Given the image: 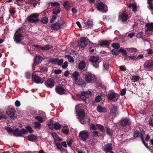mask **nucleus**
I'll use <instances>...</instances> for the list:
<instances>
[{
	"label": "nucleus",
	"mask_w": 153,
	"mask_h": 153,
	"mask_svg": "<svg viewBox=\"0 0 153 153\" xmlns=\"http://www.w3.org/2000/svg\"><path fill=\"white\" fill-rule=\"evenodd\" d=\"M89 136V134L87 131L84 130L80 132L79 136L84 141H85Z\"/></svg>",
	"instance_id": "f8f14e48"
},
{
	"label": "nucleus",
	"mask_w": 153,
	"mask_h": 153,
	"mask_svg": "<svg viewBox=\"0 0 153 153\" xmlns=\"http://www.w3.org/2000/svg\"><path fill=\"white\" fill-rule=\"evenodd\" d=\"M146 27L147 28L145 30L146 34L148 35L150 34V33L149 32V31H153V23H149L146 24Z\"/></svg>",
	"instance_id": "4468645a"
},
{
	"label": "nucleus",
	"mask_w": 153,
	"mask_h": 153,
	"mask_svg": "<svg viewBox=\"0 0 153 153\" xmlns=\"http://www.w3.org/2000/svg\"><path fill=\"white\" fill-rule=\"evenodd\" d=\"M83 78L88 83H92L96 80L95 76L90 72H86L83 74Z\"/></svg>",
	"instance_id": "f03ea898"
},
{
	"label": "nucleus",
	"mask_w": 153,
	"mask_h": 153,
	"mask_svg": "<svg viewBox=\"0 0 153 153\" xmlns=\"http://www.w3.org/2000/svg\"><path fill=\"white\" fill-rule=\"evenodd\" d=\"M86 65V64L84 61L83 60L81 61L78 65L79 69L82 71L85 68Z\"/></svg>",
	"instance_id": "4be33fe9"
},
{
	"label": "nucleus",
	"mask_w": 153,
	"mask_h": 153,
	"mask_svg": "<svg viewBox=\"0 0 153 153\" xmlns=\"http://www.w3.org/2000/svg\"><path fill=\"white\" fill-rule=\"evenodd\" d=\"M86 38L81 37L80 39V44L78 43V45L80 48H83L85 47L87 44V42L86 41Z\"/></svg>",
	"instance_id": "2eb2a0df"
},
{
	"label": "nucleus",
	"mask_w": 153,
	"mask_h": 153,
	"mask_svg": "<svg viewBox=\"0 0 153 153\" xmlns=\"http://www.w3.org/2000/svg\"><path fill=\"white\" fill-rule=\"evenodd\" d=\"M9 11L10 13L12 15L14 14L16 12L15 8L13 7L10 8L9 10Z\"/></svg>",
	"instance_id": "5fc2aeb1"
},
{
	"label": "nucleus",
	"mask_w": 153,
	"mask_h": 153,
	"mask_svg": "<svg viewBox=\"0 0 153 153\" xmlns=\"http://www.w3.org/2000/svg\"><path fill=\"white\" fill-rule=\"evenodd\" d=\"M57 59V58H51L48 60V62L51 63L55 65H56Z\"/></svg>",
	"instance_id": "58836bf2"
},
{
	"label": "nucleus",
	"mask_w": 153,
	"mask_h": 153,
	"mask_svg": "<svg viewBox=\"0 0 153 153\" xmlns=\"http://www.w3.org/2000/svg\"><path fill=\"white\" fill-rule=\"evenodd\" d=\"M78 100H79L83 101L86 103L89 102V98L86 96H77Z\"/></svg>",
	"instance_id": "b1692460"
},
{
	"label": "nucleus",
	"mask_w": 153,
	"mask_h": 153,
	"mask_svg": "<svg viewBox=\"0 0 153 153\" xmlns=\"http://www.w3.org/2000/svg\"><path fill=\"white\" fill-rule=\"evenodd\" d=\"M51 48V46L49 45H46L45 46L41 48V49L43 50H48Z\"/></svg>",
	"instance_id": "c03bdc74"
},
{
	"label": "nucleus",
	"mask_w": 153,
	"mask_h": 153,
	"mask_svg": "<svg viewBox=\"0 0 153 153\" xmlns=\"http://www.w3.org/2000/svg\"><path fill=\"white\" fill-rule=\"evenodd\" d=\"M23 32L22 28H20L15 32L13 36V39L16 43H21V42L24 38V36L22 35Z\"/></svg>",
	"instance_id": "f257e3e1"
},
{
	"label": "nucleus",
	"mask_w": 153,
	"mask_h": 153,
	"mask_svg": "<svg viewBox=\"0 0 153 153\" xmlns=\"http://www.w3.org/2000/svg\"><path fill=\"white\" fill-rule=\"evenodd\" d=\"M44 59L42 56L39 55L36 56L34 58V62L36 64L40 63Z\"/></svg>",
	"instance_id": "6ab92c4d"
},
{
	"label": "nucleus",
	"mask_w": 153,
	"mask_h": 153,
	"mask_svg": "<svg viewBox=\"0 0 153 153\" xmlns=\"http://www.w3.org/2000/svg\"><path fill=\"white\" fill-rule=\"evenodd\" d=\"M63 62V60L62 59L59 60V59L58 58L56 65H58L60 66L62 65Z\"/></svg>",
	"instance_id": "13d9d810"
},
{
	"label": "nucleus",
	"mask_w": 153,
	"mask_h": 153,
	"mask_svg": "<svg viewBox=\"0 0 153 153\" xmlns=\"http://www.w3.org/2000/svg\"><path fill=\"white\" fill-rule=\"evenodd\" d=\"M55 81L54 79L52 78H49L47 79L44 83L46 87L49 88H52L55 85Z\"/></svg>",
	"instance_id": "9d476101"
},
{
	"label": "nucleus",
	"mask_w": 153,
	"mask_h": 153,
	"mask_svg": "<svg viewBox=\"0 0 153 153\" xmlns=\"http://www.w3.org/2000/svg\"><path fill=\"white\" fill-rule=\"evenodd\" d=\"M36 139V136L33 135H29L27 137L28 140L30 141H34Z\"/></svg>",
	"instance_id": "c9c22d12"
},
{
	"label": "nucleus",
	"mask_w": 153,
	"mask_h": 153,
	"mask_svg": "<svg viewBox=\"0 0 153 153\" xmlns=\"http://www.w3.org/2000/svg\"><path fill=\"white\" fill-rule=\"evenodd\" d=\"M112 46L113 48L116 49H118L120 47L119 44L117 43H112Z\"/></svg>",
	"instance_id": "09e8293b"
},
{
	"label": "nucleus",
	"mask_w": 153,
	"mask_h": 153,
	"mask_svg": "<svg viewBox=\"0 0 153 153\" xmlns=\"http://www.w3.org/2000/svg\"><path fill=\"white\" fill-rule=\"evenodd\" d=\"M79 76V74L78 72L75 71L72 74V76L75 80L78 79V77Z\"/></svg>",
	"instance_id": "f704fd0d"
},
{
	"label": "nucleus",
	"mask_w": 153,
	"mask_h": 153,
	"mask_svg": "<svg viewBox=\"0 0 153 153\" xmlns=\"http://www.w3.org/2000/svg\"><path fill=\"white\" fill-rule=\"evenodd\" d=\"M39 14L33 13L31 14L27 18L28 21L31 23H36L39 22Z\"/></svg>",
	"instance_id": "39448f33"
},
{
	"label": "nucleus",
	"mask_w": 153,
	"mask_h": 153,
	"mask_svg": "<svg viewBox=\"0 0 153 153\" xmlns=\"http://www.w3.org/2000/svg\"><path fill=\"white\" fill-rule=\"evenodd\" d=\"M61 125L58 123H54L53 128L56 130H58L60 129L61 127Z\"/></svg>",
	"instance_id": "72a5a7b5"
},
{
	"label": "nucleus",
	"mask_w": 153,
	"mask_h": 153,
	"mask_svg": "<svg viewBox=\"0 0 153 153\" xmlns=\"http://www.w3.org/2000/svg\"><path fill=\"white\" fill-rule=\"evenodd\" d=\"M110 114L115 117L118 114V108L117 106L113 105L110 110Z\"/></svg>",
	"instance_id": "aec40b11"
},
{
	"label": "nucleus",
	"mask_w": 153,
	"mask_h": 153,
	"mask_svg": "<svg viewBox=\"0 0 153 153\" xmlns=\"http://www.w3.org/2000/svg\"><path fill=\"white\" fill-rule=\"evenodd\" d=\"M68 2L67 1H65L63 3V5L64 8L67 11H68L70 10L71 7L69 5L67 4Z\"/></svg>",
	"instance_id": "4c0bfd02"
},
{
	"label": "nucleus",
	"mask_w": 153,
	"mask_h": 153,
	"mask_svg": "<svg viewBox=\"0 0 153 153\" xmlns=\"http://www.w3.org/2000/svg\"><path fill=\"white\" fill-rule=\"evenodd\" d=\"M139 134V132L136 130H134L133 136L135 138L137 137Z\"/></svg>",
	"instance_id": "bf43d9fd"
},
{
	"label": "nucleus",
	"mask_w": 153,
	"mask_h": 153,
	"mask_svg": "<svg viewBox=\"0 0 153 153\" xmlns=\"http://www.w3.org/2000/svg\"><path fill=\"white\" fill-rule=\"evenodd\" d=\"M65 58H67L68 61L71 62H73L74 61V58L70 55H65Z\"/></svg>",
	"instance_id": "e433bc0d"
},
{
	"label": "nucleus",
	"mask_w": 153,
	"mask_h": 153,
	"mask_svg": "<svg viewBox=\"0 0 153 153\" xmlns=\"http://www.w3.org/2000/svg\"><path fill=\"white\" fill-rule=\"evenodd\" d=\"M52 135L54 139L55 142H56V141H62V140L60 139L56 133L54 132L52 133Z\"/></svg>",
	"instance_id": "7c9ffc66"
},
{
	"label": "nucleus",
	"mask_w": 153,
	"mask_h": 153,
	"mask_svg": "<svg viewBox=\"0 0 153 153\" xmlns=\"http://www.w3.org/2000/svg\"><path fill=\"white\" fill-rule=\"evenodd\" d=\"M97 8L99 10H100L102 12L105 13L108 10L107 8H105V4L102 2L98 3L97 4Z\"/></svg>",
	"instance_id": "9b49d317"
},
{
	"label": "nucleus",
	"mask_w": 153,
	"mask_h": 153,
	"mask_svg": "<svg viewBox=\"0 0 153 153\" xmlns=\"http://www.w3.org/2000/svg\"><path fill=\"white\" fill-rule=\"evenodd\" d=\"M5 128L9 132H12L13 133V132L14 130L12 129L11 128L9 127H7Z\"/></svg>",
	"instance_id": "69168bd1"
},
{
	"label": "nucleus",
	"mask_w": 153,
	"mask_h": 153,
	"mask_svg": "<svg viewBox=\"0 0 153 153\" xmlns=\"http://www.w3.org/2000/svg\"><path fill=\"white\" fill-rule=\"evenodd\" d=\"M40 72H47L48 71V68L46 67L41 66L39 67Z\"/></svg>",
	"instance_id": "79ce46f5"
},
{
	"label": "nucleus",
	"mask_w": 153,
	"mask_h": 153,
	"mask_svg": "<svg viewBox=\"0 0 153 153\" xmlns=\"http://www.w3.org/2000/svg\"><path fill=\"white\" fill-rule=\"evenodd\" d=\"M128 7L129 8L132 7V11L134 13H135L137 12V7L136 3H130L129 4Z\"/></svg>",
	"instance_id": "a878e982"
},
{
	"label": "nucleus",
	"mask_w": 153,
	"mask_h": 153,
	"mask_svg": "<svg viewBox=\"0 0 153 153\" xmlns=\"http://www.w3.org/2000/svg\"><path fill=\"white\" fill-rule=\"evenodd\" d=\"M97 111L99 112H106L107 110L105 107H102L100 105H98L97 108Z\"/></svg>",
	"instance_id": "bb28decb"
},
{
	"label": "nucleus",
	"mask_w": 153,
	"mask_h": 153,
	"mask_svg": "<svg viewBox=\"0 0 153 153\" xmlns=\"http://www.w3.org/2000/svg\"><path fill=\"white\" fill-rule=\"evenodd\" d=\"M108 101L113 102L116 101L118 99V96H108Z\"/></svg>",
	"instance_id": "c756f323"
},
{
	"label": "nucleus",
	"mask_w": 153,
	"mask_h": 153,
	"mask_svg": "<svg viewBox=\"0 0 153 153\" xmlns=\"http://www.w3.org/2000/svg\"><path fill=\"white\" fill-rule=\"evenodd\" d=\"M97 127L96 125L95 126L94 124H91L90 127V129L91 131L92 130H95L96 129Z\"/></svg>",
	"instance_id": "864d4df0"
},
{
	"label": "nucleus",
	"mask_w": 153,
	"mask_h": 153,
	"mask_svg": "<svg viewBox=\"0 0 153 153\" xmlns=\"http://www.w3.org/2000/svg\"><path fill=\"white\" fill-rule=\"evenodd\" d=\"M86 95H92L91 91L89 90L87 91H83L81 92L80 95V94H76V96H85Z\"/></svg>",
	"instance_id": "c85d7f7f"
},
{
	"label": "nucleus",
	"mask_w": 153,
	"mask_h": 153,
	"mask_svg": "<svg viewBox=\"0 0 153 153\" xmlns=\"http://www.w3.org/2000/svg\"><path fill=\"white\" fill-rule=\"evenodd\" d=\"M34 124L36 128H38V129L40 128L41 125L40 123L37 122H34Z\"/></svg>",
	"instance_id": "6e6d98bb"
},
{
	"label": "nucleus",
	"mask_w": 153,
	"mask_h": 153,
	"mask_svg": "<svg viewBox=\"0 0 153 153\" xmlns=\"http://www.w3.org/2000/svg\"><path fill=\"white\" fill-rule=\"evenodd\" d=\"M107 96H120V95L115 92L113 90H111L109 91V94Z\"/></svg>",
	"instance_id": "a18cd8bd"
},
{
	"label": "nucleus",
	"mask_w": 153,
	"mask_h": 153,
	"mask_svg": "<svg viewBox=\"0 0 153 153\" xmlns=\"http://www.w3.org/2000/svg\"><path fill=\"white\" fill-rule=\"evenodd\" d=\"M40 21L42 23L44 24H46L48 22V18L46 16L42 17Z\"/></svg>",
	"instance_id": "473e14b6"
},
{
	"label": "nucleus",
	"mask_w": 153,
	"mask_h": 153,
	"mask_svg": "<svg viewBox=\"0 0 153 153\" xmlns=\"http://www.w3.org/2000/svg\"><path fill=\"white\" fill-rule=\"evenodd\" d=\"M131 123L130 119L128 118H125V127L126 126H128L130 128L131 127Z\"/></svg>",
	"instance_id": "2f4dec72"
},
{
	"label": "nucleus",
	"mask_w": 153,
	"mask_h": 153,
	"mask_svg": "<svg viewBox=\"0 0 153 153\" xmlns=\"http://www.w3.org/2000/svg\"><path fill=\"white\" fill-rule=\"evenodd\" d=\"M99 58L97 56H92L89 59V61L92 63L93 65L96 68H98L99 67L98 60Z\"/></svg>",
	"instance_id": "6e6552de"
},
{
	"label": "nucleus",
	"mask_w": 153,
	"mask_h": 153,
	"mask_svg": "<svg viewBox=\"0 0 153 153\" xmlns=\"http://www.w3.org/2000/svg\"><path fill=\"white\" fill-rule=\"evenodd\" d=\"M144 70L146 71H151L153 70V60H148L143 65Z\"/></svg>",
	"instance_id": "423d86ee"
},
{
	"label": "nucleus",
	"mask_w": 153,
	"mask_h": 153,
	"mask_svg": "<svg viewBox=\"0 0 153 153\" xmlns=\"http://www.w3.org/2000/svg\"><path fill=\"white\" fill-rule=\"evenodd\" d=\"M75 82L77 85L81 87H85L86 84V82L82 79L78 78L75 80Z\"/></svg>",
	"instance_id": "a211bd4d"
},
{
	"label": "nucleus",
	"mask_w": 153,
	"mask_h": 153,
	"mask_svg": "<svg viewBox=\"0 0 153 153\" xmlns=\"http://www.w3.org/2000/svg\"><path fill=\"white\" fill-rule=\"evenodd\" d=\"M72 142L73 141L71 139H69L67 141V143L69 147H71Z\"/></svg>",
	"instance_id": "338daca9"
},
{
	"label": "nucleus",
	"mask_w": 153,
	"mask_h": 153,
	"mask_svg": "<svg viewBox=\"0 0 153 153\" xmlns=\"http://www.w3.org/2000/svg\"><path fill=\"white\" fill-rule=\"evenodd\" d=\"M111 41L109 40H101L99 42L98 45L102 47L108 48Z\"/></svg>",
	"instance_id": "ddd939ff"
},
{
	"label": "nucleus",
	"mask_w": 153,
	"mask_h": 153,
	"mask_svg": "<svg viewBox=\"0 0 153 153\" xmlns=\"http://www.w3.org/2000/svg\"><path fill=\"white\" fill-rule=\"evenodd\" d=\"M68 66V62L66 61H65L63 65L62 66V67L63 69H65Z\"/></svg>",
	"instance_id": "774afa93"
},
{
	"label": "nucleus",
	"mask_w": 153,
	"mask_h": 153,
	"mask_svg": "<svg viewBox=\"0 0 153 153\" xmlns=\"http://www.w3.org/2000/svg\"><path fill=\"white\" fill-rule=\"evenodd\" d=\"M85 24L86 27H92L93 25V21L92 20L88 19L87 21L85 22Z\"/></svg>",
	"instance_id": "cd10ccee"
},
{
	"label": "nucleus",
	"mask_w": 153,
	"mask_h": 153,
	"mask_svg": "<svg viewBox=\"0 0 153 153\" xmlns=\"http://www.w3.org/2000/svg\"><path fill=\"white\" fill-rule=\"evenodd\" d=\"M28 133V131L25 128H22L20 130L17 128L14 130L13 134L15 136L19 137L21 136L22 134H27Z\"/></svg>",
	"instance_id": "0eeeda50"
},
{
	"label": "nucleus",
	"mask_w": 153,
	"mask_h": 153,
	"mask_svg": "<svg viewBox=\"0 0 153 153\" xmlns=\"http://www.w3.org/2000/svg\"><path fill=\"white\" fill-rule=\"evenodd\" d=\"M32 79L33 81L37 83H42L43 82V81L42 80V78L38 75H34L32 74Z\"/></svg>",
	"instance_id": "dca6fc26"
},
{
	"label": "nucleus",
	"mask_w": 153,
	"mask_h": 153,
	"mask_svg": "<svg viewBox=\"0 0 153 153\" xmlns=\"http://www.w3.org/2000/svg\"><path fill=\"white\" fill-rule=\"evenodd\" d=\"M126 49L128 51H131V52H132V51H133L134 52H137V49L135 48H126Z\"/></svg>",
	"instance_id": "680f3d73"
},
{
	"label": "nucleus",
	"mask_w": 153,
	"mask_h": 153,
	"mask_svg": "<svg viewBox=\"0 0 153 153\" xmlns=\"http://www.w3.org/2000/svg\"><path fill=\"white\" fill-rule=\"evenodd\" d=\"M119 20L122 21L123 22H124V10L119 13Z\"/></svg>",
	"instance_id": "393cba45"
},
{
	"label": "nucleus",
	"mask_w": 153,
	"mask_h": 153,
	"mask_svg": "<svg viewBox=\"0 0 153 153\" xmlns=\"http://www.w3.org/2000/svg\"><path fill=\"white\" fill-rule=\"evenodd\" d=\"M65 27V23L63 22L60 24L58 22H56L51 24V27L52 30H57L59 29L63 28Z\"/></svg>",
	"instance_id": "1a4fd4ad"
},
{
	"label": "nucleus",
	"mask_w": 153,
	"mask_h": 153,
	"mask_svg": "<svg viewBox=\"0 0 153 153\" xmlns=\"http://www.w3.org/2000/svg\"><path fill=\"white\" fill-rule=\"evenodd\" d=\"M79 107V105L76 106V113L77 114V117L79 121L82 123L84 124L85 123L84 118L85 117V113L84 111L82 110H78V108Z\"/></svg>",
	"instance_id": "20e7f679"
},
{
	"label": "nucleus",
	"mask_w": 153,
	"mask_h": 153,
	"mask_svg": "<svg viewBox=\"0 0 153 153\" xmlns=\"http://www.w3.org/2000/svg\"><path fill=\"white\" fill-rule=\"evenodd\" d=\"M35 118L38 120L40 123H42L43 121L42 118L40 116H36L35 117Z\"/></svg>",
	"instance_id": "4d7b16f0"
},
{
	"label": "nucleus",
	"mask_w": 153,
	"mask_h": 153,
	"mask_svg": "<svg viewBox=\"0 0 153 153\" xmlns=\"http://www.w3.org/2000/svg\"><path fill=\"white\" fill-rule=\"evenodd\" d=\"M92 133L94 137H99L100 135V133L97 131H94L92 132Z\"/></svg>",
	"instance_id": "49530a36"
},
{
	"label": "nucleus",
	"mask_w": 153,
	"mask_h": 153,
	"mask_svg": "<svg viewBox=\"0 0 153 153\" xmlns=\"http://www.w3.org/2000/svg\"><path fill=\"white\" fill-rule=\"evenodd\" d=\"M56 16L55 15H53L50 21V23H52L53 22L56 20Z\"/></svg>",
	"instance_id": "e2e57ef3"
},
{
	"label": "nucleus",
	"mask_w": 153,
	"mask_h": 153,
	"mask_svg": "<svg viewBox=\"0 0 153 153\" xmlns=\"http://www.w3.org/2000/svg\"><path fill=\"white\" fill-rule=\"evenodd\" d=\"M106 131L107 133L110 136L112 135V130L111 129H110L108 127H107Z\"/></svg>",
	"instance_id": "052dcab7"
},
{
	"label": "nucleus",
	"mask_w": 153,
	"mask_h": 153,
	"mask_svg": "<svg viewBox=\"0 0 153 153\" xmlns=\"http://www.w3.org/2000/svg\"><path fill=\"white\" fill-rule=\"evenodd\" d=\"M104 69L105 70H108L109 67V65L106 62H104L103 63Z\"/></svg>",
	"instance_id": "de8ad7c7"
},
{
	"label": "nucleus",
	"mask_w": 153,
	"mask_h": 153,
	"mask_svg": "<svg viewBox=\"0 0 153 153\" xmlns=\"http://www.w3.org/2000/svg\"><path fill=\"white\" fill-rule=\"evenodd\" d=\"M112 149V144L109 143L105 145L104 146V150L105 152L108 153L110 152Z\"/></svg>",
	"instance_id": "412c9836"
},
{
	"label": "nucleus",
	"mask_w": 153,
	"mask_h": 153,
	"mask_svg": "<svg viewBox=\"0 0 153 153\" xmlns=\"http://www.w3.org/2000/svg\"><path fill=\"white\" fill-rule=\"evenodd\" d=\"M52 14L54 15H57L61 11L60 7H53L52 9Z\"/></svg>",
	"instance_id": "5701e85b"
},
{
	"label": "nucleus",
	"mask_w": 153,
	"mask_h": 153,
	"mask_svg": "<svg viewBox=\"0 0 153 153\" xmlns=\"http://www.w3.org/2000/svg\"><path fill=\"white\" fill-rule=\"evenodd\" d=\"M48 125L51 129H52L53 128L54 123L53 120H51L48 123Z\"/></svg>",
	"instance_id": "a19ab883"
},
{
	"label": "nucleus",
	"mask_w": 153,
	"mask_h": 153,
	"mask_svg": "<svg viewBox=\"0 0 153 153\" xmlns=\"http://www.w3.org/2000/svg\"><path fill=\"white\" fill-rule=\"evenodd\" d=\"M24 0H15L14 2L15 4H16L18 6H20Z\"/></svg>",
	"instance_id": "8fccbe9b"
},
{
	"label": "nucleus",
	"mask_w": 153,
	"mask_h": 153,
	"mask_svg": "<svg viewBox=\"0 0 153 153\" xmlns=\"http://www.w3.org/2000/svg\"><path fill=\"white\" fill-rule=\"evenodd\" d=\"M111 52L112 54L115 55H118L119 54L118 50L114 49L111 50Z\"/></svg>",
	"instance_id": "3c124183"
},
{
	"label": "nucleus",
	"mask_w": 153,
	"mask_h": 153,
	"mask_svg": "<svg viewBox=\"0 0 153 153\" xmlns=\"http://www.w3.org/2000/svg\"><path fill=\"white\" fill-rule=\"evenodd\" d=\"M50 4L52 7H59L60 6V4L57 2H51Z\"/></svg>",
	"instance_id": "603ef678"
},
{
	"label": "nucleus",
	"mask_w": 153,
	"mask_h": 153,
	"mask_svg": "<svg viewBox=\"0 0 153 153\" xmlns=\"http://www.w3.org/2000/svg\"><path fill=\"white\" fill-rule=\"evenodd\" d=\"M25 77L27 79H30V74L29 72H26L25 74Z\"/></svg>",
	"instance_id": "0e129e2a"
},
{
	"label": "nucleus",
	"mask_w": 153,
	"mask_h": 153,
	"mask_svg": "<svg viewBox=\"0 0 153 153\" xmlns=\"http://www.w3.org/2000/svg\"><path fill=\"white\" fill-rule=\"evenodd\" d=\"M55 91L56 93L60 95H62L64 94L65 89L61 86L58 85L56 87Z\"/></svg>",
	"instance_id": "f3484780"
},
{
	"label": "nucleus",
	"mask_w": 153,
	"mask_h": 153,
	"mask_svg": "<svg viewBox=\"0 0 153 153\" xmlns=\"http://www.w3.org/2000/svg\"><path fill=\"white\" fill-rule=\"evenodd\" d=\"M140 77L139 76H133L131 78V80L133 82H136L140 79Z\"/></svg>",
	"instance_id": "37998d69"
},
{
	"label": "nucleus",
	"mask_w": 153,
	"mask_h": 153,
	"mask_svg": "<svg viewBox=\"0 0 153 153\" xmlns=\"http://www.w3.org/2000/svg\"><path fill=\"white\" fill-rule=\"evenodd\" d=\"M6 113L7 116L12 120H14L16 117L15 116L16 110L12 106L7 107L6 108Z\"/></svg>",
	"instance_id": "7ed1b4c3"
},
{
	"label": "nucleus",
	"mask_w": 153,
	"mask_h": 153,
	"mask_svg": "<svg viewBox=\"0 0 153 153\" xmlns=\"http://www.w3.org/2000/svg\"><path fill=\"white\" fill-rule=\"evenodd\" d=\"M96 126L102 132H104L105 131V129L104 127L102 126L99 124H96Z\"/></svg>",
	"instance_id": "ea45409f"
}]
</instances>
